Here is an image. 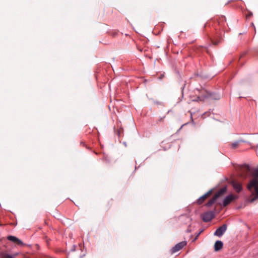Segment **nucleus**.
I'll use <instances>...</instances> for the list:
<instances>
[{
  "instance_id": "nucleus-14",
  "label": "nucleus",
  "mask_w": 258,
  "mask_h": 258,
  "mask_svg": "<svg viewBox=\"0 0 258 258\" xmlns=\"http://www.w3.org/2000/svg\"><path fill=\"white\" fill-rule=\"evenodd\" d=\"M239 142V141H236V142L231 144V148L232 149H235V148H237V147L238 146Z\"/></svg>"
},
{
  "instance_id": "nucleus-15",
  "label": "nucleus",
  "mask_w": 258,
  "mask_h": 258,
  "mask_svg": "<svg viewBox=\"0 0 258 258\" xmlns=\"http://www.w3.org/2000/svg\"><path fill=\"white\" fill-rule=\"evenodd\" d=\"M242 168L243 169L246 170L247 172H249L250 171V167L248 165H244Z\"/></svg>"
},
{
  "instance_id": "nucleus-17",
  "label": "nucleus",
  "mask_w": 258,
  "mask_h": 258,
  "mask_svg": "<svg viewBox=\"0 0 258 258\" xmlns=\"http://www.w3.org/2000/svg\"><path fill=\"white\" fill-rule=\"evenodd\" d=\"M117 34V32H113V33H112V35L113 37L115 36Z\"/></svg>"
},
{
  "instance_id": "nucleus-18",
  "label": "nucleus",
  "mask_w": 258,
  "mask_h": 258,
  "mask_svg": "<svg viewBox=\"0 0 258 258\" xmlns=\"http://www.w3.org/2000/svg\"><path fill=\"white\" fill-rule=\"evenodd\" d=\"M199 235H200V234H198L197 235V236H196V238H195V240H196V239L197 238V237L199 236Z\"/></svg>"
},
{
  "instance_id": "nucleus-9",
  "label": "nucleus",
  "mask_w": 258,
  "mask_h": 258,
  "mask_svg": "<svg viewBox=\"0 0 258 258\" xmlns=\"http://www.w3.org/2000/svg\"><path fill=\"white\" fill-rule=\"evenodd\" d=\"M218 23L221 27L223 28H225L226 24V18L224 16H221L217 20Z\"/></svg>"
},
{
  "instance_id": "nucleus-5",
  "label": "nucleus",
  "mask_w": 258,
  "mask_h": 258,
  "mask_svg": "<svg viewBox=\"0 0 258 258\" xmlns=\"http://www.w3.org/2000/svg\"><path fill=\"white\" fill-rule=\"evenodd\" d=\"M187 244L186 241H183L177 244H176L174 247H173L171 249V252L172 253H174L181 249H182L184 246H185Z\"/></svg>"
},
{
  "instance_id": "nucleus-10",
  "label": "nucleus",
  "mask_w": 258,
  "mask_h": 258,
  "mask_svg": "<svg viewBox=\"0 0 258 258\" xmlns=\"http://www.w3.org/2000/svg\"><path fill=\"white\" fill-rule=\"evenodd\" d=\"M232 186L234 189L238 193L240 192L242 189V186L241 184L238 182H234L232 183Z\"/></svg>"
},
{
  "instance_id": "nucleus-3",
  "label": "nucleus",
  "mask_w": 258,
  "mask_h": 258,
  "mask_svg": "<svg viewBox=\"0 0 258 258\" xmlns=\"http://www.w3.org/2000/svg\"><path fill=\"white\" fill-rule=\"evenodd\" d=\"M215 216V212L214 211H207L202 214V220L205 222H208L212 220Z\"/></svg>"
},
{
  "instance_id": "nucleus-7",
  "label": "nucleus",
  "mask_w": 258,
  "mask_h": 258,
  "mask_svg": "<svg viewBox=\"0 0 258 258\" xmlns=\"http://www.w3.org/2000/svg\"><path fill=\"white\" fill-rule=\"evenodd\" d=\"M237 197H238L237 196H234L233 195H229L226 196L223 201V206L226 207L229 204H230L233 200L237 199Z\"/></svg>"
},
{
  "instance_id": "nucleus-19",
  "label": "nucleus",
  "mask_w": 258,
  "mask_h": 258,
  "mask_svg": "<svg viewBox=\"0 0 258 258\" xmlns=\"http://www.w3.org/2000/svg\"><path fill=\"white\" fill-rule=\"evenodd\" d=\"M202 231H200V232L198 233L199 234H200Z\"/></svg>"
},
{
  "instance_id": "nucleus-1",
  "label": "nucleus",
  "mask_w": 258,
  "mask_h": 258,
  "mask_svg": "<svg viewBox=\"0 0 258 258\" xmlns=\"http://www.w3.org/2000/svg\"><path fill=\"white\" fill-rule=\"evenodd\" d=\"M247 188L249 190H251L252 188L254 189L255 196L251 200V202H254L256 199H258V180L256 178L252 179L247 186Z\"/></svg>"
},
{
  "instance_id": "nucleus-21",
  "label": "nucleus",
  "mask_w": 258,
  "mask_h": 258,
  "mask_svg": "<svg viewBox=\"0 0 258 258\" xmlns=\"http://www.w3.org/2000/svg\"><path fill=\"white\" fill-rule=\"evenodd\" d=\"M217 44V42L214 43V44Z\"/></svg>"
},
{
  "instance_id": "nucleus-11",
  "label": "nucleus",
  "mask_w": 258,
  "mask_h": 258,
  "mask_svg": "<svg viewBox=\"0 0 258 258\" xmlns=\"http://www.w3.org/2000/svg\"><path fill=\"white\" fill-rule=\"evenodd\" d=\"M208 95H206L204 97H211V98L214 100H219L220 98V95L218 94L214 93H207Z\"/></svg>"
},
{
  "instance_id": "nucleus-6",
  "label": "nucleus",
  "mask_w": 258,
  "mask_h": 258,
  "mask_svg": "<svg viewBox=\"0 0 258 258\" xmlns=\"http://www.w3.org/2000/svg\"><path fill=\"white\" fill-rule=\"evenodd\" d=\"M227 225L226 224H223L220 227H218L215 232H214V235H216L218 237H221L223 235V234L225 233V232L226 231L227 229Z\"/></svg>"
},
{
  "instance_id": "nucleus-8",
  "label": "nucleus",
  "mask_w": 258,
  "mask_h": 258,
  "mask_svg": "<svg viewBox=\"0 0 258 258\" xmlns=\"http://www.w3.org/2000/svg\"><path fill=\"white\" fill-rule=\"evenodd\" d=\"M212 190L211 189L208 191L207 193H206L201 197H200L197 200V203L199 205L202 204L204 202V201L210 196V195L212 194Z\"/></svg>"
},
{
  "instance_id": "nucleus-2",
  "label": "nucleus",
  "mask_w": 258,
  "mask_h": 258,
  "mask_svg": "<svg viewBox=\"0 0 258 258\" xmlns=\"http://www.w3.org/2000/svg\"><path fill=\"white\" fill-rule=\"evenodd\" d=\"M226 191V187H224L220 189L215 195L206 204V206L208 207L211 206L216 201V200L219 198L221 195L224 194Z\"/></svg>"
},
{
  "instance_id": "nucleus-20",
  "label": "nucleus",
  "mask_w": 258,
  "mask_h": 258,
  "mask_svg": "<svg viewBox=\"0 0 258 258\" xmlns=\"http://www.w3.org/2000/svg\"><path fill=\"white\" fill-rule=\"evenodd\" d=\"M202 231H200V232L198 233L199 234H200Z\"/></svg>"
},
{
  "instance_id": "nucleus-4",
  "label": "nucleus",
  "mask_w": 258,
  "mask_h": 258,
  "mask_svg": "<svg viewBox=\"0 0 258 258\" xmlns=\"http://www.w3.org/2000/svg\"><path fill=\"white\" fill-rule=\"evenodd\" d=\"M7 239L12 241L14 244L19 246H23L25 244L23 242L16 236L9 235L7 237Z\"/></svg>"
},
{
  "instance_id": "nucleus-13",
  "label": "nucleus",
  "mask_w": 258,
  "mask_h": 258,
  "mask_svg": "<svg viewBox=\"0 0 258 258\" xmlns=\"http://www.w3.org/2000/svg\"><path fill=\"white\" fill-rule=\"evenodd\" d=\"M18 253H15L13 255L6 253L5 252H0V258H15Z\"/></svg>"
},
{
  "instance_id": "nucleus-12",
  "label": "nucleus",
  "mask_w": 258,
  "mask_h": 258,
  "mask_svg": "<svg viewBox=\"0 0 258 258\" xmlns=\"http://www.w3.org/2000/svg\"><path fill=\"white\" fill-rule=\"evenodd\" d=\"M223 242L220 240H217L215 242L214 244V249L215 251L220 250L223 247Z\"/></svg>"
},
{
  "instance_id": "nucleus-16",
  "label": "nucleus",
  "mask_w": 258,
  "mask_h": 258,
  "mask_svg": "<svg viewBox=\"0 0 258 258\" xmlns=\"http://www.w3.org/2000/svg\"><path fill=\"white\" fill-rule=\"evenodd\" d=\"M253 176L254 177L258 178V168L254 170L253 173Z\"/></svg>"
}]
</instances>
